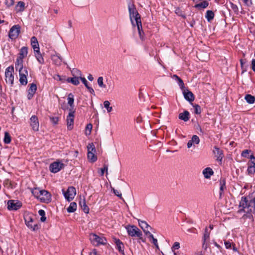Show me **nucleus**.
I'll list each match as a JSON object with an SVG mask.
<instances>
[{"mask_svg": "<svg viewBox=\"0 0 255 255\" xmlns=\"http://www.w3.org/2000/svg\"><path fill=\"white\" fill-rule=\"evenodd\" d=\"M88 152H96V149L93 143H89L87 145Z\"/></svg>", "mask_w": 255, "mask_h": 255, "instance_id": "45", "label": "nucleus"}, {"mask_svg": "<svg viewBox=\"0 0 255 255\" xmlns=\"http://www.w3.org/2000/svg\"><path fill=\"white\" fill-rule=\"evenodd\" d=\"M34 53L35 55V56L37 60V61L39 62L40 64H43L44 63V59L40 52L39 50L34 51Z\"/></svg>", "mask_w": 255, "mask_h": 255, "instance_id": "30", "label": "nucleus"}, {"mask_svg": "<svg viewBox=\"0 0 255 255\" xmlns=\"http://www.w3.org/2000/svg\"><path fill=\"white\" fill-rule=\"evenodd\" d=\"M220 186H226V180L224 178H221L220 180Z\"/></svg>", "mask_w": 255, "mask_h": 255, "instance_id": "61", "label": "nucleus"}, {"mask_svg": "<svg viewBox=\"0 0 255 255\" xmlns=\"http://www.w3.org/2000/svg\"><path fill=\"white\" fill-rule=\"evenodd\" d=\"M77 209V204L75 202H71L69 207L67 209L68 213H73Z\"/></svg>", "mask_w": 255, "mask_h": 255, "instance_id": "34", "label": "nucleus"}, {"mask_svg": "<svg viewBox=\"0 0 255 255\" xmlns=\"http://www.w3.org/2000/svg\"><path fill=\"white\" fill-rule=\"evenodd\" d=\"M79 205L81 206L82 209L85 213H88L89 211V209L88 207L87 206L85 202V199L83 200L81 199L79 202Z\"/></svg>", "mask_w": 255, "mask_h": 255, "instance_id": "29", "label": "nucleus"}, {"mask_svg": "<svg viewBox=\"0 0 255 255\" xmlns=\"http://www.w3.org/2000/svg\"><path fill=\"white\" fill-rule=\"evenodd\" d=\"M23 58L21 57H17L15 62V69L16 71H20L24 70V67L23 66Z\"/></svg>", "mask_w": 255, "mask_h": 255, "instance_id": "19", "label": "nucleus"}, {"mask_svg": "<svg viewBox=\"0 0 255 255\" xmlns=\"http://www.w3.org/2000/svg\"><path fill=\"white\" fill-rule=\"evenodd\" d=\"M226 189V186H220V197L222 196L223 192Z\"/></svg>", "mask_w": 255, "mask_h": 255, "instance_id": "59", "label": "nucleus"}, {"mask_svg": "<svg viewBox=\"0 0 255 255\" xmlns=\"http://www.w3.org/2000/svg\"><path fill=\"white\" fill-rule=\"evenodd\" d=\"M195 109V113L196 114H200L201 112L200 106L198 105H195L193 106Z\"/></svg>", "mask_w": 255, "mask_h": 255, "instance_id": "49", "label": "nucleus"}, {"mask_svg": "<svg viewBox=\"0 0 255 255\" xmlns=\"http://www.w3.org/2000/svg\"><path fill=\"white\" fill-rule=\"evenodd\" d=\"M138 34H139V36L141 40H143V38H144V33H143V31H140V32L139 31V32H138Z\"/></svg>", "mask_w": 255, "mask_h": 255, "instance_id": "64", "label": "nucleus"}, {"mask_svg": "<svg viewBox=\"0 0 255 255\" xmlns=\"http://www.w3.org/2000/svg\"><path fill=\"white\" fill-rule=\"evenodd\" d=\"M21 206V202L18 200H9L7 202V208L9 210H17Z\"/></svg>", "mask_w": 255, "mask_h": 255, "instance_id": "11", "label": "nucleus"}, {"mask_svg": "<svg viewBox=\"0 0 255 255\" xmlns=\"http://www.w3.org/2000/svg\"><path fill=\"white\" fill-rule=\"evenodd\" d=\"M14 0H4V3L8 7H10L14 4Z\"/></svg>", "mask_w": 255, "mask_h": 255, "instance_id": "51", "label": "nucleus"}, {"mask_svg": "<svg viewBox=\"0 0 255 255\" xmlns=\"http://www.w3.org/2000/svg\"><path fill=\"white\" fill-rule=\"evenodd\" d=\"M97 83H98V84L100 88H104V89L107 88L106 85H105L104 84V83H103V77H99L98 78Z\"/></svg>", "mask_w": 255, "mask_h": 255, "instance_id": "40", "label": "nucleus"}, {"mask_svg": "<svg viewBox=\"0 0 255 255\" xmlns=\"http://www.w3.org/2000/svg\"><path fill=\"white\" fill-rule=\"evenodd\" d=\"M145 235L147 236V238H148L149 241L151 243H152L155 246V247L157 249H159V246H158V245L157 240L156 239H155L154 238L153 235L150 233L149 231H147L146 232V234Z\"/></svg>", "mask_w": 255, "mask_h": 255, "instance_id": "18", "label": "nucleus"}, {"mask_svg": "<svg viewBox=\"0 0 255 255\" xmlns=\"http://www.w3.org/2000/svg\"><path fill=\"white\" fill-rule=\"evenodd\" d=\"M87 89H88V91H89V92H90L91 94H93V95H95V91H94V89H93L92 88H91V87H89H89L87 88Z\"/></svg>", "mask_w": 255, "mask_h": 255, "instance_id": "62", "label": "nucleus"}, {"mask_svg": "<svg viewBox=\"0 0 255 255\" xmlns=\"http://www.w3.org/2000/svg\"><path fill=\"white\" fill-rule=\"evenodd\" d=\"M180 248V244L179 242H175L172 247V250L174 251L175 250H178Z\"/></svg>", "mask_w": 255, "mask_h": 255, "instance_id": "54", "label": "nucleus"}, {"mask_svg": "<svg viewBox=\"0 0 255 255\" xmlns=\"http://www.w3.org/2000/svg\"><path fill=\"white\" fill-rule=\"evenodd\" d=\"M248 172L250 174H254L255 172V165L249 164Z\"/></svg>", "mask_w": 255, "mask_h": 255, "instance_id": "47", "label": "nucleus"}, {"mask_svg": "<svg viewBox=\"0 0 255 255\" xmlns=\"http://www.w3.org/2000/svg\"><path fill=\"white\" fill-rule=\"evenodd\" d=\"M127 231L129 236L131 237H136L139 238V240L142 242H144L143 238H142V232L140 230L135 226H127L126 227Z\"/></svg>", "mask_w": 255, "mask_h": 255, "instance_id": "2", "label": "nucleus"}, {"mask_svg": "<svg viewBox=\"0 0 255 255\" xmlns=\"http://www.w3.org/2000/svg\"><path fill=\"white\" fill-rule=\"evenodd\" d=\"M250 158L251 159V161L249 163V164L255 165V157H254V156L253 155H251Z\"/></svg>", "mask_w": 255, "mask_h": 255, "instance_id": "57", "label": "nucleus"}, {"mask_svg": "<svg viewBox=\"0 0 255 255\" xmlns=\"http://www.w3.org/2000/svg\"><path fill=\"white\" fill-rule=\"evenodd\" d=\"M50 121L53 124L56 125L58 124L59 119L58 117H51L50 118Z\"/></svg>", "mask_w": 255, "mask_h": 255, "instance_id": "56", "label": "nucleus"}, {"mask_svg": "<svg viewBox=\"0 0 255 255\" xmlns=\"http://www.w3.org/2000/svg\"><path fill=\"white\" fill-rule=\"evenodd\" d=\"M41 190L39 188H31L30 191L32 194L34 195L35 197L36 198H38Z\"/></svg>", "mask_w": 255, "mask_h": 255, "instance_id": "37", "label": "nucleus"}, {"mask_svg": "<svg viewBox=\"0 0 255 255\" xmlns=\"http://www.w3.org/2000/svg\"><path fill=\"white\" fill-rule=\"evenodd\" d=\"M138 222L139 226L141 228V229L143 230L144 233L146 234V232L147 231H149L148 229H151V227L147 224V223L145 221L138 220Z\"/></svg>", "mask_w": 255, "mask_h": 255, "instance_id": "24", "label": "nucleus"}, {"mask_svg": "<svg viewBox=\"0 0 255 255\" xmlns=\"http://www.w3.org/2000/svg\"><path fill=\"white\" fill-rule=\"evenodd\" d=\"M24 220L26 225L28 228L31 229L32 231H36L38 229V226L37 224H34L33 225V219L30 216H25L24 217Z\"/></svg>", "mask_w": 255, "mask_h": 255, "instance_id": "13", "label": "nucleus"}, {"mask_svg": "<svg viewBox=\"0 0 255 255\" xmlns=\"http://www.w3.org/2000/svg\"><path fill=\"white\" fill-rule=\"evenodd\" d=\"M89 238L92 244L96 246L105 245L107 243L106 239L103 236H99L95 234H91Z\"/></svg>", "mask_w": 255, "mask_h": 255, "instance_id": "4", "label": "nucleus"}, {"mask_svg": "<svg viewBox=\"0 0 255 255\" xmlns=\"http://www.w3.org/2000/svg\"><path fill=\"white\" fill-rule=\"evenodd\" d=\"M14 68L12 66L7 67L5 71V81L6 83L12 85L14 81Z\"/></svg>", "mask_w": 255, "mask_h": 255, "instance_id": "5", "label": "nucleus"}, {"mask_svg": "<svg viewBox=\"0 0 255 255\" xmlns=\"http://www.w3.org/2000/svg\"><path fill=\"white\" fill-rule=\"evenodd\" d=\"M69 112L67 117V126L68 129L71 130L73 128L75 111L72 109L69 110Z\"/></svg>", "mask_w": 255, "mask_h": 255, "instance_id": "8", "label": "nucleus"}, {"mask_svg": "<svg viewBox=\"0 0 255 255\" xmlns=\"http://www.w3.org/2000/svg\"><path fill=\"white\" fill-rule=\"evenodd\" d=\"M128 10L131 22L133 26H135V23L137 21H141L140 17L137 11L132 5L128 6Z\"/></svg>", "mask_w": 255, "mask_h": 255, "instance_id": "3", "label": "nucleus"}, {"mask_svg": "<svg viewBox=\"0 0 255 255\" xmlns=\"http://www.w3.org/2000/svg\"><path fill=\"white\" fill-rule=\"evenodd\" d=\"M203 174L206 179H209L214 174V171L210 167H207L203 170Z\"/></svg>", "mask_w": 255, "mask_h": 255, "instance_id": "20", "label": "nucleus"}, {"mask_svg": "<svg viewBox=\"0 0 255 255\" xmlns=\"http://www.w3.org/2000/svg\"><path fill=\"white\" fill-rule=\"evenodd\" d=\"M64 165L60 161H56L51 163L50 165V170L52 173H57L64 168Z\"/></svg>", "mask_w": 255, "mask_h": 255, "instance_id": "10", "label": "nucleus"}, {"mask_svg": "<svg viewBox=\"0 0 255 255\" xmlns=\"http://www.w3.org/2000/svg\"><path fill=\"white\" fill-rule=\"evenodd\" d=\"M108 165H104V167L103 168H101V175L103 176L106 171L107 174L108 173Z\"/></svg>", "mask_w": 255, "mask_h": 255, "instance_id": "53", "label": "nucleus"}, {"mask_svg": "<svg viewBox=\"0 0 255 255\" xmlns=\"http://www.w3.org/2000/svg\"><path fill=\"white\" fill-rule=\"evenodd\" d=\"M209 5V3L207 1H204L200 3H198L195 5V7L199 9H204L206 8Z\"/></svg>", "mask_w": 255, "mask_h": 255, "instance_id": "32", "label": "nucleus"}, {"mask_svg": "<svg viewBox=\"0 0 255 255\" xmlns=\"http://www.w3.org/2000/svg\"><path fill=\"white\" fill-rule=\"evenodd\" d=\"M135 26H137L138 32H139V31H142L141 21H137V22L135 23Z\"/></svg>", "mask_w": 255, "mask_h": 255, "instance_id": "52", "label": "nucleus"}, {"mask_svg": "<svg viewBox=\"0 0 255 255\" xmlns=\"http://www.w3.org/2000/svg\"><path fill=\"white\" fill-rule=\"evenodd\" d=\"M205 17L208 21H211L214 17V13L212 10H207L206 11Z\"/></svg>", "mask_w": 255, "mask_h": 255, "instance_id": "35", "label": "nucleus"}, {"mask_svg": "<svg viewBox=\"0 0 255 255\" xmlns=\"http://www.w3.org/2000/svg\"><path fill=\"white\" fill-rule=\"evenodd\" d=\"M27 53L28 48L27 47L23 46L20 48L18 57L24 59L25 57H26Z\"/></svg>", "mask_w": 255, "mask_h": 255, "instance_id": "26", "label": "nucleus"}, {"mask_svg": "<svg viewBox=\"0 0 255 255\" xmlns=\"http://www.w3.org/2000/svg\"><path fill=\"white\" fill-rule=\"evenodd\" d=\"M189 113L187 111H185L179 115V119L184 122H187L189 120Z\"/></svg>", "mask_w": 255, "mask_h": 255, "instance_id": "27", "label": "nucleus"}, {"mask_svg": "<svg viewBox=\"0 0 255 255\" xmlns=\"http://www.w3.org/2000/svg\"><path fill=\"white\" fill-rule=\"evenodd\" d=\"M213 152L217 157V159L221 161L223 158V153L222 150L218 147H215Z\"/></svg>", "mask_w": 255, "mask_h": 255, "instance_id": "25", "label": "nucleus"}, {"mask_svg": "<svg viewBox=\"0 0 255 255\" xmlns=\"http://www.w3.org/2000/svg\"><path fill=\"white\" fill-rule=\"evenodd\" d=\"M38 214L41 216L40 221L43 222L45 221L46 218L45 216V211L42 209L39 210L38 211Z\"/></svg>", "mask_w": 255, "mask_h": 255, "instance_id": "46", "label": "nucleus"}, {"mask_svg": "<svg viewBox=\"0 0 255 255\" xmlns=\"http://www.w3.org/2000/svg\"><path fill=\"white\" fill-rule=\"evenodd\" d=\"M18 72L20 84L23 85H26L27 83V76H28L27 68L24 67V70L18 71Z\"/></svg>", "mask_w": 255, "mask_h": 255, "instance_id": "12", "label": "nucleus"}, {"mask_svg": "<svg viewBox=\"0 0 255 255\" xmlns=\"http://www.w3.org/2000/svg\"><path fill=\"white\" fill-rule=\"evenodd\" d=\"M62 191L65 198L68 202L72 201L74 198L76 194V189L73 186L68 187L66 192H65L64 190Z\"/></svg>", "mask_w": 255, "mask_h": 255, "instance_id": "6", "label": "nucleus"}, {"mask_svg": "<svg viewBox=\"0 0 255 255\" xmlns=\"http://www.w3.org/2000/svg\"><path fill=\"white\" fill-rule=\"evenodd\" d=\"M115 243L116 245L117 248L119 250V252L124 254V245L123 243L119 240L117 239H114Z\"/></svg>", "mask_w": 255, "mask_h": 255, "instance_id": "21", "label": "nucleus"}, {"mask_svg": "<svg viewBox=\"0 0 255 255\" xmlns=\"http://www.w3.org/2000/svg\"><path fill=\"white\" fill-rule=\"evenodd\" d=\"M89 255H100L99 253H98V252L96 251V250L94 249L90 253Z\"/></svg>", "mask_w": 255, "mask_h": 255, "instance_id": "60", "label": "nucleus"}, {"mask_svg": "<svg viewBox=\"0 0 255 255\" xmlns=\"http://www.w3.org/2000/svg\"><path fill=\"white\" fill-rule=\"evenodd\" d=\"M20 31V27L18 25L13 26L9 30V37L11 39H15Z\"/></svg>", "mask_w": 255, "mask_h": 255, "instance_id": "9", "label": "nucleus"}, {"mask_svg": "<svg viewBox=\"0 0 255 255\" xmlns=\"http://www.w3.org/2000/svg\"><path fill=\"white\" fill-rule=\"evenodd\" d=\"M210 237V233L208 232V229L206 228L203 237L204 243L203 246H204L207 241L209 240Z\"/></svg>", "mask_w": 255, "mask_h": 255, "instance_id": "38", "label": "nucleus"}, {"mask_svg": "<svg viewBox=\"0 0 255 255\" xmlns=\"http://www.w3.org/2000/svg\"><path fill=\"white\" fill-rule=\"evenodd\" d=\"M104 107L107 109L108 113L111 112L113 110L112 107L110 106V103L108 101H105L104 102Z\"/></svg>", "mask_w": 255, "mask_h": 255, "instance_id": "41", "label": "nucleus"}, {"mask_svg": "<svg viewBox=\"0 0 255 255\" xmlns=\"http://www.w3.org/2000/svg\"><path fill=\"white\" fill-rule=\"evenodd\" d=\"M200 142V139L199 137L196 135H194L192 139L188 141L187 143L188 148H191L194 144H198Z\"/></svg>", "mask_w": 255, "mask_h": 255, "instance_id": "17", "label": "nucleus"}, {"mask_svg": "<svg viewBox=\"0 0 255 255\" xmlns=\"http://www.w3.org/2000/svg\"><path fill=\"white\" fill-rule=\"evenodd\" d=\"M68 104L70 106V109H72L73 110V107H74V96L72 94L70 93L68 95Z\"/></svg>", "mask_w": 255, "mask_h": 255, "instance_id": "33", "label": "nucleus"}, {"mask_svg": "<svg viewBox=\"0 0 255 255\" xmlns=\"http://www.w3.org/2000/svg\"><path fill=\"white\" fill-rule=\"evenodd\" d=\"M29 124L34 131H37L39 130V123L38 118L36 116H31L30 118Z\"/></svg>", "mask_w": 255, "mask_h": 255, "instance_id": "14", "label": "nucleus"}, {"mask_svg": "<svg viewBox=\"0 0 255 255\" xmlns=\"http://www.w3.org/2000/svg\"><path fill=\"white\" fill-rule=\"evenodd\" d=\"M173 77L177 81L179 86L181 88H183L184 87V83L182 80L179 78L177 75H174Z\"/></svg>", "mask_w": 255, "mask_h": 255, "instance_id": "42", "label": "nucleus"}, {"mask_svg": "<svg viewBox=\"0 0 255 255\" xmlns=\"http://www.w3.org/2000/svg\"><path fill=\"white\" fill-rule=\"evenodd\" d=\"M38 199L42 202L48 203L51 200V194L46 190H41Z\"/></svg>", "mask_w": 255, "mask_h": 255, "instance_id": "7", "label": "nucleus"}, {"mask_svg": "<svg viewBox=\"0 0 255 255\" xmlns=\"http://www.w3.org/2000/svg\"><path fill=\"white\" fill-rule=\"evenodd\" d=\"M251 152V150L246 149L242 151L241 155L244 157H248L249 154Z\"/></svg>", "mask_w": 255, "mask_h": 255, "instance_id": "50", "label": "nucleus"}, {"mask_svg": "<svg viewBox=\"0 0 255 255\" xmlns=\"http://www.w3.org/2000/svg\"><path fill=\"white\" fill-rule=\"evenodd\" d=\"M31 45L34 51L39 50V43L35 36H33L31 38Z\"/></svg>", "mask_w": 255, "mask_h": 255, "instance_id": "23", "label": "nucleus"}, {"mask_svg": "<svg viewBox=\"0 0 255 255\" xmlns=\"http://www.w3.org/2000/svg\"><path fill=\"white\" fill-rule=\"evenodd\" d=\"M252 67L253 70L255 72V59H253L252 61Z\"/></svg>", "mask_w": 255, "mask_h": 255, "instance_id": "63", "label": "nucleus"}, {"mask_svg": "<svg viewBox=\"0 0 255 255\" xmlns=\"http://www.w3.org/2000/svg\"><path fill=\"white\" fill-rule=\"evenodd\" d=\"M51 60L52 62L56 65H60L62 62V58L58 53L51 55Z\"/></svg>", "mask_w": 255, "mask_h": 255, "instance_id": "15", "label": "nucleus"}, {"mask_svg": "<svg viewBox=\"0 0 255 255\" xmlns=\"http://www.w3.org/2000/svg\"><path fill=\"white\" fill-rule=\"evenodd\" d=\"M183 95L185 99L189 101V102H192L194 100V96L193 94L189 91L188 90H184Z\"/></svg>", "mask_w": 255, "mask_h": 255, "instance_id": "16", "label": "nucleus"}, {"mask_svg": "<svg viewBox=\"0 0 255 255\" xmlns=\"http://www.w3.org/2000/svg\"><path fill=\"white\" fill-rule=\"evenodd\" d=\"M3 141L6 144H8L11 141L10 136L7 132H5V133H4V139H3Z\"/></svg>", "mask_w": 255, "mask_h": 255, "instance_id": "39", "label": "nucleus"}, {"mask_svg": "<svg viewBox=\"0 0 255 255\" xmlns=\"http://www.w3.org/2000/svg\"><path fill=\"white\" fill-rule=\"evenodd\" d=\"M25 3L23 1H19L17 2L15 7L16 12H22L25 9Z\"/></svg>", "mask_w": 255, "mask_h": 255, "instance_id": "22", "label": "nucleus"}, {"mask_svg": "<svg viewBox=\"0 0 255 255\" xmlns=\"http://www.w3.org/2000/svg\"><path fill=\"white\" fill-rule=\"evenodd\" d=\"M80 79V77H74L70 78V80H68V81L72 83L74 85H78L79 84V79Z\"/></svg>", "mask_w": 255, "mask_h": 255, "instance_id": "43", "label": "nucleus"}, {"mask_svg": "<svg viewBox=\"0 0 255 255\" xmlns=\"http://www.w3.org/2000/svg\"><path fill=\"white\" fill-rule=\"evenodd\" d=\"M247 102L249 104H252L254 103L255 101V97L251 95L248 94L245 97Z\"/></svg>", "mask_w": 255, "mask_h": 255, "instance_id": "36", "label": "nucleus"}, {"mask_svg": "<svg viewBox=\"0 0 255 255\" xmlns=\"http://www.w3.org/2000/svg\"><path fill=\"white\" fill-rule=\"evenodd\" d=\"M239 213H245L243 216V219H249L253 221V215L255 214V197L249 199L246 197H242L239 203Z\"/></svg>", "mask_w": 255, "mask_h": 255, "instance_id": "1", "label": "nucleus"}, {"mask_svg": "<svg viewBox=\"0 0 255 255\" xmlns=\"http://www.w3.org/2000/svg\"><path fill=\"white\" fill-rule=\"evenodd\" d=\"M37 90V86L36 84L32 83L30 85V87L28 89V92L32 93L34 94Z\"/></svg>", "mask_w": 255, "mask_h": 255, "instance_id": "44", "label": "nucleus"}, {"mask_svg": "<svg viewBox=\"0 0 255 255\" xmlns=\"http://www.w3.org/2000/svg\"><path fill=\"white\" fill-rule=\"evenodd\" d=\"M95 152H88V154H87L88 159L91 162H94L97 159V157L95 155Z\"/></svg>", "mask_w": 255, "mask_h": 255, "instance_id": "31", "label": "nucleus"}, {"mask_svg": "<svg viewBox=\"0 0 255 255\" xmlns=\"http://www.w3.org/2000/svg\"><path fill=\"white\" fill-rule=\"evenodd\" d=\"M74 72L78 76H80V79L82 81V83L84 84L85 87L87 88L89 86L88 85V82L84 77H82L81 72L78 69H74Z\"/></svg>", "mask_w": 255, "mask_h": 255, "instance_id": "28", "label": "nucleus"}, {"mask_svg": "<svg viewBox=\"0 0 255 255\" xmlns=\"http://www.w3.org/2000/svg\"><path fill=\"white\" fill-rule=\"evenodd\" d=\"M113 192L114 193V194L117 196L118 197H120V199L123 200L124 201V200L123 199V198H122V194L120 193V192L119 191H118V190H116V189H113Z\"/></svg>", "mask_w": 255, "mask_h": 255, "instance_id": "55", "label": "nucleus"}, {"mask_svg": "<svg viewBox=\"0 0 255 255\" xmlns=\"http://www.w3.org/2000/svg\"><path fill=\"white\" fill-rule=\"evenodd\" d=\"M225 246L226 247V248L227 249L231 248V243L229 241H225L224 242Z\"/></svg>", "mask_w": 255, "mask_h": 255, "instance_id": "58", "label": "nucleus"}, {"mask_svg": "<svg viewBox=\"0 0 255 255\" xmlns=\"http://www.w3.org/2000/svg\"><path fill=\"white\" fill-rule=\"evenodd\" d=\"M92 129V125L91 124H88L86 127L85 134L86 135H90L91 134Z\"/></svg>", "mask_w": 255, "mask_h": 255, "instance_id": "48", "label": "nucleus"}]
</instances>
